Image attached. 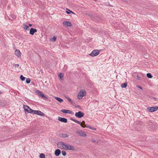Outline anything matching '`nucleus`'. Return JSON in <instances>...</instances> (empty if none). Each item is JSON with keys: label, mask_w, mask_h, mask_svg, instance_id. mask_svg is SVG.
<instances>
[{"label": "nucleus", "mask_w": 158, "mask_h": 158, "mask_svg": "<svg viewBox=\"0 0 158 158\" xmlns=\"http://www.w3.org/2000/svg\"><path fill=\"white\" fill-rule=\"evenodd\" d=\"M66 9L67 10L66 11V12L67 14H69L70 13H71L73 14H75L73 12H72L71 10H69L67 8H66Z\"/></svg>", "instance_id": "17"}, {"label": "nucleus", "mask_w": 158, "mask_h": 158, "mask_svg": "<svg viewBox=\"0 0 158 158\" xmlns=\"http://www.w3.org/2000/svg\"><path fill=\"white\" fill-rule=\"evenodd\" d=\"M31 81V79L29 78L26 79V82L27 84H29Z\"/></svg>", "instance_id": "29"}, {"label": "nucleus", "mask_w": 158, "mask_h": 158, "mask_svg": "<svg viewBox=\"0 0 158 158\" xmlns=\"http://www.w3.org/2000/svg\"><path fill=\"white\" fill-rule=\"evenodd\" d=\"M55 98L60 103L62 102L63 101V100L62 99L58 97H55Z\"/></svg>", "instance_id": "18"}, {"label": "nucleus", "mask_w": 158, "mask_h": 158, "mask_svg": "<svg viewBox=\"0 0 158 158\" xmlns=\"http://www.w3.org/2000/svg\"><path fill=\"white\" fill-rule=\"evenodd\" d=\"M69 114H70L73 115V114H74V113L73 111H72L71 110H69Z\"/></svg>", "instance_id": "33"}, {"label": "nucleus", "mask_w": 158, "mask_h": 158, "mask_svg": "<svg viewBox=\"0 0 158 158\" xmlns=\"http://www.w3.org/2000/svg\"><path fill=\"white\" fill-rule=\"evenodd\" d=\"M39 157L40 158H45V156L44 154L41 153L40 154Z\"/></svg>", "instance_id": "22"}, {"label": "nucleus", "mask_w": 158, "mask_h": 158, "mask_svg": "<svg viewBox=\"0 0 158 158\" xmlns=\"http://www.w3.org/2000/svg\"><path fill=\"white\" fill-rule=\"evenodd\" d=\"M84 114L81 111H79L75 113V116L78 118H81L84 116Z\"/></svg>", "instance_id": "8"}, {"label": "nucleus", "mask_w": 158, "mask_h": 158, "mask_svg": "<svg viewBox=\"0 0 158 158\" xmlns=\"http://www.w3.org/2000/svg\"><path fill=\"white\" fill-rule=\"evenodd\" d=\"M139 88L140 89H142V88L141 87H140V86H139Z\"/></svg>", "instance_id": "41"}, {"label": "nucleus", "mask_w": 158, "mask_h": 158, "mask_svg": "<svg viewBox=\"0 0 158 158\" xmlns=\"http://www.w3.org/2000/svg\"><path fill=\"white\" fill-rule=\"evenodd\" d=\"M20 78L21 80L22 81H24L25 79V77H24V76H23V75H21L20 76Z\"/></svg>", "instance_id": "23"}, {"label": "nucleus", "mask_w": 158, "mask_h": 158, "mask_svg": "<svg viewBox=\"0 0 158 158\" xmlns=\"http://www.w3.org/2000/svg\"><path fill=\"white\" fill-rule=\"evenodd\" d=\"M65 98L67 99V100L69 101V102L71 104H73V101L70 98H68L66 97H65Z\"/></svg>", "instance_id": "27"}, {"label": "nucleus", "mask_w": 158, "mask_h": 158, "mask_svg": "<svg viewBox=\"0 0 158 158\" xmlns=\"http://www.w3.org/2000/svg\"><path fill=\"white\" fill-rule=\"evenodd\" d=\"M136 79L138 80H140V77L138 76L137 75L136 76Z\"/></svg>", "instance_id": "35"}, {"label": "nucleus", "mask_w": 158, "mask_h": 158, "mask_svg": "<svg viewBox=\"0 0 158 158\" xmlns=\"http://www.w3.org/2000/svg\"><path fill=\"white\" fill-rule=\"evenodd\" d=\"M19 134H20V137L25 135L23 134V133L22 132H20Z\"/></svg>", "instance_id": "34"}, {"label": "nucleus", "mask_w": 158, "mask_h": 158, "mask_svg": "<svg viewBox=\"0 0 158 158\" xmlns=\"http://www.w3.org/2000/svg\"><path fill=\"white\" fill-rule=\"evenodd\" d=\"M2 92L0 91V94H2Z\"/></svg>", "instance_id": "43"}, {"label": "nucleus", "mask_w": 158, "mask_h": 158, "mask_svg": "<svg viewBox=\"0 0 158 158\" xmlns=\"http://www.w3.org/2000/svg\"><path fill=\"white\" fill-rule=\"evenodd\" d=\"M23 27L25 30H28L29 27L27 25L24 24L23 25Z\"/></svg>", "instance_id": "20"}, {"label": "nucleus", "mask_w": 158, "mask_h": 158, "mask_svg": "<svg viewBox=\"0 0 158 158\" xmlns=\"http://www.w3.org/2000/svg\"><path fill=\"white\" fill-rule=\"evenodd\" d=\"M11 124H13V123H12Z\"/></svg>", "instance_id": "45"}, {"label": "nucleus", "mask_w": 158, "mask_h": 158, "mask_svg": "<svg viewBox=\"0 0 158 158\" xmlns=\"http://www.w3.org/2000/svg\"><path fill=\"white\" fill-rule=\"evenodd\" d=\"M10 20L12 21V19H10Z\"/></svg>", "instance_id": "44"}, {"label": "nucleus", "mask_w": 158, "mask_h": 158, "mask_svg": "<svg viewBox=\"0 0 158 158\" xmlns=\"http://www.w3.org/2000/svg\"><path fill=\"white\" fill-rule=\"evenodd\" d=\"M61 153L63 156H65L66 154V153L64 151H62Z\"/></svg>", "instance_id": "30"}, {"label": "nucleus", "mask_w": 158, "mask_h": 158, "mask_svg": "<svg viewBox=\"0 0 158 158\" xmlns=\"http://www.w3.org/2000/svg\"><path fill=\"white\" fill-rule=\"evenodd\" d=\"M58 120L62 122L66 123L67 122V119L65 118H62L60 117H58Z\"/></svg>", "instance_id": "12"}, {"label": "nucleus", "mask_w": 158, "mask_h": 158, "mask_svg": "<svg viewBox=\"0 0 158 158\" xmlns=\"http://www.w3.org/2000/svg\"><path fill=\"white\" fill-rule=\"evenodd\" d=\"M63 24L64 25H65L66 27L68 26L71 27L72 26L71 23L69 21H64L63 23Z\"/></svg>", "instance_id": "13"}, {"label": "nucleus", "mask_w": 158, "mask_h": 158, "mask_svg": "<svg viewBox=\"0 0 158 158\" xmlns=\"http://www.w3.org/2000/svg\"><path fill=\"white\" fill-rule=\"evenodd\" d=\"M10 17L13 20L15 19L16 18V16L14 15H10Z\"/></svg>", "instance_id": "25"}, {"label": "nucleus", "mask_w": 158, "mask_h": 158, "mask_svg": "<svg viewBox=\"0 0 158 158\" xmlns=\"http://www.w3.org/2000/svg\"><path fill=\"white\" fill-rule=\"evenodd\" d=\"M59 77L62 80L64 78V75L63 74H62V73H60L59 74Z\"/></svg>", "instance_id": "26"}, {"label": "nucleus", "mask_w": 158, "mask_h": 158, "mask_svg": "<svg viewBox=\"0 0 158 158\" xmlns=\"http://www.w3.org/2000/svg\"><path fill=\"white\" fill-rule=\"evenodd\" d=\"M99 142V141H97V142L96 143H98Z\"/></svg>", "instance_id": "42"}, {"label": "nucleus", "mask_w": 158, "mask_h": 158, "mask_svg": "<svg viewBox=\"0 0 158 158\" xmlns=\"http://www.w3.org/2000/svg\"><path fill=\"white\" fill-rule=\"evenodd\" d=\"M36 93L38 95L40 96L41 97L44 98H47L39 90H37L36 91Z\"/></svg>", "instance_id": "10"}, {"label": "nucleus", "mask_w": 158, "mask_h": 158, "mask_svg": "<svg viewBox=\"0 0 158 158\" xmlns=\"http://www.w3.org/2000/svg\"><path fill=\"white\" fill-rule=\"evenodd\" d=\"M15 54L17 56L19 57L20 56L21 52L19 50L16 49L15 52Z\"/></svg>", "instance_id": "16"}, {"label": "nucleus", "mask_w": 158, "mask_h": 158, "mask_svg": "<svg viewBox=\"0 0 158 158\" xmlns=\"http://www.w3.org/2000/svg\"><path fill=\"white\" fill-rule=\"evenodd\" d=\"M25 107H27V109H25V112H27L28 113H34V111H35V110H33L28 106H26Z\"/></svg>", "instance_id": "9"}, {"label": "nucleus", "mask_w": 158, "mask_h": 158, "mask_svg": "<svg viewBox=\"0 0 158 158\" xmlns=\"http://www.w3.org/2000/svg\"><path fill=\"white\" fill-rule=\"evenodd\" d=\"M100 51L98 50H94L92 52L89 54V55L92 56H97L99 54Z\"/></svg>", "instance_id": "5"}, {"label": "nucleus", "mask_w": 158, "mask_h": 158, "mask_svg": "<svg viewBox=\"0 0 158 158\" xmlns=\"http://www.w3.org/2000/svg\"><path fill=\"white\" fill-rule=\"evenodd\" d=\"M70 119L72 120V121H74L75 122L80 125L83 127H86L87 128H89L90 129H92V130H96V128L95 127H92L91 126H86L85 125V122L84 121H83L82 122H80V121L77 120H76V119H75L72 118H70Z\"/></svg>", "instance_id": "1"}, {"label": "nucleus", "mask_w": 158, "mask_h": 158, "mask_svg": "<svg viewBox=\"0 0 158 158\" xmlns=\"http://www.w3.org/2000/svg\"><path fill=\"white\" fill-rule=\"evenodd\" d=\"M15 67V69L16 68L19 67V65L18 64H15L14 65Z\"/></svg>", "instance_id": "32"}, {"label": "nucleus", "mask_w": 158, "mask_h": 158, "mask_svg": "<svg viewBox=\"0 0 158 158\" xmlns=\"http://www.w3.org/2000/svg\"><path fill=\"white\" fill-rule=\"evenodd\" d=\"M68 135L66 134H62V137L63 138H65L68 137Z\"/></svg>", "instance_id": "28"}, {"label": "nucleus", "mask_w": 158, "mask_h": 158, "mask_svg": "<svg viewBox=\"0 0 158 158\" xmlns=\"http://www.w3.org/2000/svg\"><path fill=\"white\" fill-rule=\"evenodd\" d=\"M65 144L64 143L60 141L57 144V145L58 147L60 148L61 149H64L65 148Z\"/></svg>", "instance_id": "6"}, {"label": "nucleus", "mask_w": 158, "mask_h": 158, "mask_svg": "<svg viewBox=\"0 0 158 158\" xmlns=\"http://www.w3.org/2000/svg\"><path fill=\"white\" fill-rule=\"evenodd\" d=\"M61 111L63 113H69V110L62 109L61 110Z\"/></svg>", "instance_id": "19"}, {"label": "nucleus", "mask_w": 158, "mask_h": 158, "mask_svg": "<svg viewBox=\"0 0 158 158\" xmlns=\"http://www.w3.org/2000/svg\"><path fill=\"white\" fill-rule=\"evenodd\" d=\"M75 107L77 108H79L80 107V106L78 105H77Z\"/></svg>", "instance_id": "38"}, {"label": "nucleus", "mask_w": 158, "mask_h": 158, "mask_svg": "<svg viewBox=\"0 0 158 158\" xmlns=\"http://www.w3.org/2000/svg\"><path fill=\"white\" fill-rule=\"evenodd\" d=\"M56 39V38L55 36H53V37L52 39V40H53V42L55 41Z\"/></svg>", "instance_id": "31"}, {"label": "nucleus", "mask_w": 158, "mask_h": 158, "mask_svg": "<svg viewBox=\"0 0 158 158\" xmlns=\"http://www.w3.org/2000/svg\"><path fill=\"white\" fill-rule=\"evenodd\" d=\"M84 94H86L85 90H82L78 94L77 97L79 99H81L84 95Z\"/></svg>", "instance_id": "4"}, {"label": "nucleus", "mask_w": 158, "mask_h": 158, "mask_svg": "<svg viewBox=\"0 0 158 158\" xmlns=\"http://www.w3.org/2000/svg\"><path fill=\"white\" fill-rule=\"evenodd\" d=\"M61 151L60 149H57L55 150V154L56 156H59L60 154Z\"/></svg>", "instance_id": "15"}, {"label": "nucleus", "mask_w": 158, "mask_h": 158, "mask_svg": "<svg viewBox=\"0 0 158 158\" xmlns=\"http://www.w3.org/2000/svg\"><path fill=\"white\" fill-rule=\"evenodd\" d=\"M91 141L93 142H96V140L94 139H92Z\"/></svg>", "instance_id": "37"}, {"label": "nucleus", "mask_w": 158, "mask_h": 158, "mask_svg": "<svg viewBox=\"0 0 158 158\" xmlns=\"http://www.w3.org/2000/svg\"><path fill=\"white\" fill-rule=\"evenodd\" d=\"M127 83L126 82H125L124 83L122 84L121 85V86L122 88H126L127 86Z\"/></svg>", "instance_id": "21"}, {"label": "nucleus", "mask_w": 158, "mask_h": 158, "mask_svg": "<svg viewBox=\"0 0 158 158\" xmlns=\"http://www.w3.org/2000/svg\"><path fill=\"white\" fill-rule=\"evenodd\" d=\"M37 30L36 29H34L33 28H31L30 30V34L33 35L34 33L36 32Z\"/></svg>", "instance_id": "14"}, {"label": "nucleus", "mask_w": 158, "mask_h": 158, "mask_svg": "<svg viewBox=\"0 0 158 158\" xmlns=\"http://www.w3.org/2000/svg\"><path fill=\"white\" fill-rule=\"evenodd\" d=\"M34 114L39 115L41 116H44V114L40 110H36L34 111Z\"/></svg>", "instance_id": "11"}, {"label": "nucleus", "mask_w": 158, "mask_h": 158, "mask_svg": "<svg viewBox=\"0 0 158 158\" xmlns=\"http://www.w3.org/2000/svg\"><path fill=\"white\" fill-rule=\"evenodd\" d=\"M147 110L151 112H153L158 110V106L149 107L147 108Z\"/></svg>", "instance_id": "2"}, {"label": "nucleus", "mask_w": 158, "mask_h": 158, "mask_svg": "<svg viewBox=\"0 0 158 158\" xmlns=\"http://www.w3.org/2000/svg\"><path fill=\"white\" fill-rule=\"evenodd\" d=\"M28 25H29V27H31V26H32V25L31 24H28Z\"/></svg>", "instance_id": "39"}, {"label": "nucleus", "mask_w": 158, "mask_h": 158, "mask_svg": "<svg viewBox=\"0 0 158 158\" xmlns=\"http://www.w3.org/2000/svg\"><path fill=\"white\" fill-rule=\"evenodd\" d=\"M64 149L66 150H71L74 151L75 150V148L73 146L69 144H66L65 145Z\"/></svg>", "instance_id": "3"}, {"label": "nucleus", "mask_w": 158, "mask_h": 158, "mask_svg": "<svg viewBox=\"0 0 158 158\" xmlns=\"http://www.w3.org/2000/svg\"><path fill=\"white\" fill-rule=\"evenodd\" d=\"M153 98L155 100V101H157V98Z\"/></svg>", "instance_id": "40"}, {"label": "nucleus", "mask_w": 158, "mask_h": 158, "mask_svg": "<svg viewBox=\"0 0 158 158\" xmlns=\"http://www.w3.org/2000/svg\"><path fill=\"white\" fill-rule=\"evenodd\" d=\"M76 133L78 134L79 135L83 137H85L86 136V134L81 130H77L76 132Z\"/></svg>", "instance_id": "7"}, {"label": "nucleus", "mask_w": 158, "mask_h": 158, "mask_svg": "<svg viewBox=\"0 0 158 158\" xmlns=\"http://www.w3.org/2000/svg\"><path fill=\"white\" fill-rule=\"evenodd\" d=\"M26 106H27L26 105H23V108L25 110V109H27V107H25Z\"/></svg>", "instance_id": "36"}, {"label": "nucleus", "mask_w": 158, "mask_h": 158, "mask_svg": "<svg viewBox=\"0 0 158 158\" xmlns=\"http://www.w3.org/2000/svg\"><path fill=\"white\" fill-rule=\"evenodd\" d=\"M147 76L148 78H152V75L151 73H148L147 74Z\"/></svg>", "instance_id": "24"}]
</instances>
